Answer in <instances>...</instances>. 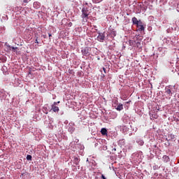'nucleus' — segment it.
<instances>
[{
	"label": "nucleus",
	"mask_w": 179,
	"mask_h": 179,
	"mask_svg": "<svg viewBox=\"0 0 179 179\" xmlns=\"http://www.w3.org/2000/svg\"><path fill=\"white\" fill-rule=\"evenodd\" d=\"M81 52L83 55H89V48L85 47L82 49Z\"/></svg>",
	"instance_id": "nucleus-6"
},
{
	"label": "nucleus",
	"mask_w": 179,
	"mask_h": 179,
	"mask_svg": "<svg viewBox=\"0 0 179 179\" xmlns=\"http://www.w3.org/2000/svg\"><path fill=\"white\" fill-rule=\"evenodd\" d=\"M106 38V34L104 33H99V36H97L98 41H100L101 43H103Z\"/></svg>",
	"instance_id": "nucleus-4"
},
{
	"label": "nucleus",
	"mask_w": 179,
	"mask_h": 179,
	"mask_svg": "<svg viewBox=\"0 0 179 179\" xmlns=\"http://www.w3.org/2000/svg\"><path fill=\"white\" fill-rule=\"evenodd\" d=\"M141 145H143V142H141Z\"/></svg>",
	"instance_id": "nucleus-27"
},
{
	"label": "nucleus",
	"mask_w": 179,
	"mask_h": 179,
	"mask_svg": "<svg viewBox=\"0 0 179 179\" xmlns=\"http://www.w3.org/2000/svg\"><path fill=\"white\" fill-rule=\"evenodd\" d=\"M110 36L113 38H114V37H115V36H117V31H111L110 32Z\"/></svg>",
	"instance_id": "nucleus-12"
},
{
	"label": "nucleus",
	"mask_w": 179,
	"mask_h": 179,
	"mask_svg": "<svg viewBox=\"0 0 179 179\" xmlns=\"http://www.w3.org/2000/svg\"><path fill=\"white\" fill-rule=\"evenodd\" d=\"M103 72H105V73H106V68L103 67Z\"/></svg>",
	"instance_id": "nucleus-20"
},
{
	"label": "nucleus",
	"mask_w": 179,
	"mask_h": 179,
	"mask_svg": "<svg viewBox=\"0 0 179 179\" xmlns=\"http://www.w3.org/2000/svg\"><path fill=\"white\" fill-rule=\"evenodd\" d=\"M55 103H57V104H59L61 102L59 101L55 102Z\"/></svg>",
	"instance_id": "nucleus-22"
},
{
	"label": "nucleus",
	"mask_w": 179,
	"mask_h": 179,
	"mask_svg": "<svg viewBox=\"0 0 179 179\" xmlns=\"http://www.w3.org/2000/svg\"><path fill=\"white\" fill-rule=\"evenodd\" d=\"M116 110H117V111H121L124 110V106L122 103H120L116 108Z\"/></svg>",
	"instance_id": "nucleus-7"
},
{
	"label": "nucleus",
	"mask_w": 179,
	"mask_h": 179,
	"mask_svg": "<svg viewBox=\"0 0 179 179\" xmlns=\"http://www.w3.org/2000/svg\"><path fill=\"white\" fill-rule=\"evenodd\" d=\"M168 138H169V139H171V141H176V139H177L174 134H169L168 136Z\"/></svg>",
	"instance_id": "nucleus-8"
},
{
	"label": "nucleus",
	"mask_w": 179,
	"mask_h": 179,
	"mask_svg": "<svg viewBox=\"0 0 179 179\" xmlns=\"http://www.w3.org/2000/svg\"><path fill=\"white\" fill-rule=\"evenodd\" d=\"M24 3H27L29 2V0H22Z\"/></svg>",
	"instance_id": "nucleus-18"
},
{
	"label": "nucleus",
	"mask_w": 179,
	"mask_h": 179,
	"mask_svg": "<svg viewBox=\"0 0 179 179\" xmlns=\"http://www.w3.org/2000/svg\"><path fill=\"white\" fill-rule=\"evenodd\" d=\"M101 1H103V0H98V2H101Z\"/></svg>",
	"instance_id": "nucleus-24"
},
{
	"label": "nucleus",
	"mask_w": 179,
	"mask_h": 179,
	"mask_svg": "<svg viewBox=\"0 0 179 179\" xmlns=\"http://www.w3.org/2000/svg\"><path fill=\"white\" fill-rule=\"evenodd\" d=\"M89 15H90V10L87 7H83L82 9V18L83 23H87L89 19Z\"/></svg>",
	"instance_id": "nucleus-1"
},
{
	"label": "nucleus",
	"mask_w": 179,
	"mask_h": 179,
	"mask_svg": "<svg viewBox=\"0 0 179 179\" xmlns=\"http://www.w3.org/2000/svg\"><path fill=\"white\" fill-rule=\"evenodd\" d=\"M50 111H53V113H58V111H59V108L57 106L56 102H54L53 104H52Z\"/></svg>",
	"instance_id": "nucleus-3"
},
{
	"label": "nucleus",
	"mask_w": 179,
	"mask_h": 179,
	"mask_svg": "<svg viewBox=\"0 0 179 179\" xmlns=\"http://www.w3.org/2000/svg\"><path fill=\"white\" fill-rule=\"evenodd\" d=\"M103 179H106V178H104Z\"/></svg>",
	"instance_id": "nucleus-28"
},
{
	"label": "nucleus",
	"mask_w": 179,
	"mask_h": 179,
	"mask_svg": "<svg viewBox=\"0 0 179 179\" xmlns=\"http://www.w3.org/2000/svg\"><path fill=\"white\" fill-rule=\"evenodd\" d=\"M165 93L169 94V96H173V86L169 85L166 87Z\"/></svg>",
	"instance_id": "nucleus-2"
},
{
	"label": "nucleus",
	"mask_w": 179,
	"mask_h": 179,
	"mask_svg": "<svg viewBox=\"0 0 179 179\" xmlns=\"http://www.w3.org/2000/svg\"><path fill=\"white\" fill-rule=\"evenodd\" d=\"M34 7L36 8V9H38L40 8V3L36 1L34 3Z\"/></svg>",
	"instance_id": "nucleus-10"
},
{
	"label": "nucleus",
	"mask_w": 179,
	"mask_h": 179,
	"mask_svg": "<svg viewBox=\"0 0 179 179\" xmlns=\"http://www.w3.org/2000/svg\"><path fill=\"white\" fill-rule=\"evenodd\" d=\"M52 35H51V34H49V37H51Z\"/></svg>",
	"instance_id": "nucleus-23"
},
{
	"label": "nucleus",
	"mask_w": 179,
	"mask_h": 179,
	"mask_svg": "<svg viewBox=\"0 0 179 179\" xmlns=\"http://www.w3.org/2000/svg\"><path fill=\"white\" fill-rule=\"evenodd\" d=\"M69 24V26H70V27H71V26H72V24Z\"/></svg>",
	"instance_id": "nucleus-25"
},
{
	"label": "nucleus",
	"mask_w": 179,
	"mask_h": 179,
	"mask_svg": "<svg viewBox=\"0 0 179 179\" xmlns=\"http://www.w3.org/2000/svg\"><path fill=\"white\" fill-rule=\"evenodd\" d=\"M101 135H107V129L102 128L101 129Z\"/></svg>",
	"instance_id": "nucleus-9"
},
{
	"label": "nucleus",
	"mask_w": 179,
	"mask_h": 179,
	"mask_svg": "<svg viewBox=\"0 0 179 179\" xmlns=\"http://www.w3.org/2000/svg\"><path fill=\"white\" fill-rule=\"evenodd\" d=\"M27 160H31V155H27Z\"/></svg>",
	"instance_id": "nucleus-17"
},
{
	"label": "nucleus",
	"mask_w": 179,
	"mask_h": 179,
	"mask_svg": "<svg viewBox=\"0 0 179 179\" xmlns=\"http://www.w3.org/2000/svg\"><path fill=\"white\" fill-rule=\"evenodd\" d=\"M69 131H70L71 134H73V132H75V127H69Z\"/></svg>",
	"instance_id": "nucleus-14"
},
{
	"label": "nucleus",
	"mask_w": 179,
	"mask_h": 179,
	"mask_svg": "<svg viewBox=\"0 0 179 179\" xmlns=\"http://www.w3.org/2000/svg\"><path fill=\"white\" fill-rule=\"evenodd\" d=\"M132 22L133 23H141V20H138V19L135 17L132 18Z\"/></svg>",
	"instance_id": "nucleus-11"
},
{
	"label": "nucleus",
	"mask_w": 179,
	"mask_h": 179,
	"mask_svg": "<svg viewBox=\"0 0 179 179\" xmlns=\"http://www.w3.org/2000/svg\"><path fill=\"white\" fill-rule=\"evenodd\" d=\"M35 43L38 44V41H37V39H36Z\"/></svg>",
	"instance_id": "nucleus-21"
},
{
	"label": "nucleus",
	"mask_w": 179,
	"mask_h": 179,
	"mask_svg": "<svg viewBox=\"0 0 179 179\" xmlns=\"http://www.w3.org/2000/svg\"><path fill=\"white\" fill-rule=\"evenodd\" d=\"M101 178L104 179V178H106V176H104V175H101Z\"/></svg>",
	"instance_id": "nucleus-19"
},
{
	"label": "nucleus",
	"mask_w": 179,
	"mask_h": 179,
	"mask_svg": "<svg viewBox=\"0 0 179 179\" xmlns=\"http://www.w3.org/2000/svg\"><path fill=\"white\" fill-rule=\"evenodd\" d=\"M113 150H115H115H117V149H116V148H114V149H113Z\"/></svg>",
	"instance_id": "nucleus-26"
},
{
	"label": "nucleus",
	"mask_w": 179,
	"mask_h": 179,
	"mask_svg": "<svg viewBox=\"0 0 179 179\" xmlns=\"http://www.w3.org/2000/svg\"><path fill=\"white\" fill-rule=\"evenodd\" d=\"M163 159L165 162H170V157H169L167 155H164Z\"/></svg>",
	"instance_id": "nucleus-13"
},
{
	"label": "nucleus",
	"mask_w": 179,
	"mask_h": 179,
	"mask_svg": "<svg viewBox=\"0 0 179 179\" xmlns=\"http://www.w3.org/2000/svg\"><path fill=\"white\" fill-rule=\"evenodd\" d=\"M8 48H11L12 50H17V47H13V46H10V45H8Z\"/></svg>",
	"instance_id": "nucleus-15"
},
{
	"label": "nucleus",
	"mask_w": 179,
	"mask_h": 179,
	"mask_svg": "<svg viewBox=\"0 0 179 179\" xmlns=\"http://www.w3.org/2000/svg\"><path fill=\"white\" fill-rule=\"evenodd\" d=\"M137 27V31H143L145 30V26L142 24V23H134Z\"/></svg>",
	"instance_id": "nucleus-5"
},
{
	"label": "nucleus",
	"mask_w": 179,
	"mask_h": 179,
	"mask_svg": "<svg viewBox=\"0 0 179 179\" xmlns=\"http://www.w3.org/2000/svg\"><path fill=\"white\" fill-rule=\"evenodd\" d=\"M43 113L45 114H48V112L47 111V108H43Z\"/></svg>",
	"instance_id": "nucleus-16"
}]
</instances>
